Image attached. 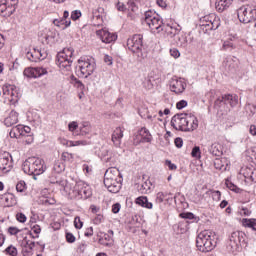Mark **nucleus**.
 I'll return each mask as SVG.
<instances>
[{
	"mask_svg": "<svg viewBox=\"0 0 256 256\" xmlns=\"http://www.w3.org/2000/svg\"><path fill=\"white\" fill-rule=\"evenodd\" d=\"M171 126L176 131H195L199 127V120L192 114H176L171 119Z\"/></svg>",
	"mask_w": 256,
	"mask_h": 256,
	"instance_id": "nucleus-1",
	"label": "nucleus"
},
{
	"mask_svg": "<svg viewBox=\"0 0 256 256\" xmlns=\"http://www.w3.org/2000/svg\"><path fill=\"white\" fill-rule=\"evenodd\" d=\"M217 236L215 233L204 230L200 232L196 238V247H198L199 251L202 253H209V251H213L215 247H217Z\"/></svg>",
	"mask_w": 256,
	"mask_h": 256,
	"instance_id": "nucleus-2",
	"label": "nucleus"
},
{
	"mask_svg": "<svg viewBox=\"0 0 256 256\" xmlns=\"http://www.w3.org/2000/svg\"><path fill=\"white\" fill-rule=\"evenodd\" d=\"M24 173L27 175H33L34 179H37V175H43L45 173V161L41 158L31 157L28 158L24 163L22 167Z\"/></svg>",
	"mask_w": 256,
	"mask_h": 256,
	"instance_id": "nucleus-3",
	"label": "nucleus"
},
{
	"mask_svg": "<svg viewBox=\"0 0 256 256\" xmlns=\"http://www.w3.org/2000/svg\"><path fill=\"white\" fill-rule=\"evenodd\" d=\"M143 24L147 25L153 33H161V31H165L163 18L153 10H148L144 13Z\"/></svg>",
	"mask_w": 256,
	"mask_h": 256,
	"instance_id": "nucleus-4",
	"label": "nucleus"
},
{
	"mask_svg": "<svg viewBox=\"0 0 256 256\" xmlns=\"http://www.w3.org/2000/svg\"><path fill=\"white\" fill-rule=\"evenodd\" d=\"M69 195L73 199H89V197L93 195V191L91 190V186L83 181H80L73 186L69 192Z\"/></svg>",
	"mask_w": 256,
	"mask_h": 256,
	"instance_id": "nucleus-5",
	"label": "nucleus"
},
{
	"mask_svg": "<svg viewBox=\"0 0 256 256\" xmlns=\"http://www.w3.org/2000/svg\"><path fill=\"white\" fill-rule=\"evenodd\" d=\"M127 48L136 55L138 59H143V36H141V34H136L131 38H128Z\"/></svg>",
	"mask_w": 256,
	"mask_h": 256,
	"instance_id": "nucleus-6",
	"label": "nucleus"
},
{
	"mask_svg": "<svg viewBox=\"0 0 256 256\" xmlns=\"http://www.w3.org/2000/svg\"><path fill=\"white\" fill-rule=\"evenodd\" d=\"M237 15L240 23H251L256 19V8L255 5H244L238 8Z\"/></svg>",
	"mask_w": 256,
	"mask_h": 256,
	"instance_id": "nucleus-7",
	"label": "nucleus"
},
{
	"mask_svg": "<svg viewBox=\"0 0 256 256\" xmlns=\"http://www.w3.org/2000/svg\"><path fill=\"white\" fill-rule=\"evenodd\" d=\"M78 67L80 69V73L82 77H89L93 75L96 69L95 59L93 58H81L78 60Z\"/></svg>",
	"mask_w": 256,
	"mask_h": 256,
	"instance_id": "nucleus-8",
	"label": "nucleus"
},
{
	"mask_svg": "<svg viewBox=\"0 0 256 256\" xmlns=\"http://www.w3.org/2000/svg\"><path fill=\"white\" fill-rule=\"evenodd\" d=\"M19 0H1L0 1V15L1 17H11L17 11Z\"/></svg>",
	"mask_w": 256,
	"mask_h": 256,
	"instance_id": "nucleus-9",
	"label": "nucleus"
},
{
	"mask_svg": "<svg viewBox=\"0 0 256 256\" xmlns=\"http://www.w3.org/2000/svg\"><path fill=\"white\" fill-rule=\"evenodd\" d=\"M99 158H101L102 161L106 163L109 167H113L115 163H117V159L115 158V155L113 152L109 151V148L107 146H102L96 151Z\"/></svg>",
	"mask_w": 256,
	"mask_h": 256,
	"instance_id": "nucleus-10",
	"label": "nucleus"
},
{
	"mask_svg": "<svg viewBox=\"0 0 256 256\" xmlns=\"http://www.w3.org/2000/svg\"><path fill=\"white\" fill-rule=\"evenodd\" d=\"M239 103V96L233 94H225L217 100H215V106L221 107V105H230L232 107H236Z\"/></svg>",
	"mask_w": 256,
	"mask_h": 256,
	"instance_id": "nucleus-11",
	"label": "nucleus"
},
{
	"mask_svg": "<svg viewBox=\"0 0 256 256\" xmlns=\"http://www.w3.org/2000/svg\"><path fill=\"white\" fill-rule=\"evenodd\" d=\"M187 89V83L183 78L173 77L170 81V90L177 95L183 93Z\"/></svg>",
	"mask_w": 256,
	"mask_h": 256,
	"instance_id": "nucleus-12",
	"label": "nucleus"
},
{
	"mask_svg": "<svg viewBox=\"0 0 256 256\" xmlns=\"http://www.w3.org/2000/svg\"><path fill=\"white\" fill-rule=\"evenodd\" d=\"M23 75L24 77H28V79H38V77L47 75V69L43 67L26 68L23 72Z\"/></svg>",
	"mask_w": 256,
	"mask_h": 256,
	"instance_id": "nucleus-13",
	"label": "nucleus"
},
{
	"mask_svg": "<svg viewBox=\"0 0 256 256\" xmlns=\"http://www.w3.org/2000/svg\"><path fill=\"white\" fill-rule=\"evenodd\" d=\"M72 63H73V59L65 57V53L57 54L56 65H58V67L62 71H69L71 69Z\"/></svg>",
	"mask_w": 256,
	"mask_h": 256,
	"instance_id": "nucleus-14",
	"label": "nucleus"
},
{
	"mask_svg": "<svg viewBox=\"0 0 256 256\" xmlns=\"http://www.w3.org/2000/svg\"><path fill=\"white\" fill-rule=\"evenodd\" d=\"M13 168V162L11 161V154L4 152L0 155V171L3 173H9Z\"/></svg>",
	"mask_w": 256,
	"mask_h": 256,
	"instance_id": "nucleus-15",
	"label": "nucleus"
},
{
	"mask_svg": "<svg viewBox=\"0 0 256 256\" xmlns=\"http://www.w3.org/2000/svg\"><path fill=\"white\" fill-rule=\"evenodd\" d=\"M97 37L101 39L102 43H113V41H117V34L109 32V30H98L96 31Z\"/></svg>",
	"mask_w": 256,
	"mask_h": 256,
	"instance_id": "nucleus-16",
	"label": "nucleus"
},
{
	"mask_svg": "<svg viewBox=\"0 0 256 256\" xmlns=\"http://www.w3.org/2000/svg\"><path fill=\"white\" fill-rule=\"evenodd\" d=\"M123 179V176H121V172L116 167L111 166L108 168L104 175V181H106L107 184L113 180H119Z\"/></svg>",
	"mask_w": 256,
	"mask_h": 256,
	"instance_id": "nucleus-17",
	"label": "nucleus"
},
{
	"mask_svg": "<svg viewBox=\"0 0 256 256\" xmlns=\"http://www.w3.org/2000/svg\"><path fill=\"white\" fill-rule=\"evenodd\" d=\"M113 235H115L113 230H108V233H105L102 238H99L98 243L104 247H113Z\"/></svg>",
	"mask_w": 256,
	"mask_h": 256,
	"instance_id": "nucleus-18",
	"label": "nucleus"
},
{
	"mask_svg": "<svg viewBox=\"0 0 256 256\" xmlns=\"http://www.w3.org/2000/svg\"><path fill=\"white\" fill-rule=\"evenodd\" d=\"M122 181L123 179L111 180L108 184L107 181H104V185L110 193H119V191H121Z\"/></svg>",
	"mask_w": 256,
	"mask_h": 256,
	"instance_id": "nucleus-19",
	"label": "nucleus"
},
{
	"mask_svg": "<svg viewBox=\"0 0 256 256\" xmlns=\"http://www.w3.org/2000/svg\"><path fill=\"white\" fill-rule=\"evenodd\" d=\"M174 43L177 47L181 49H187L189 45V40H187V35L184 32H181L174 38Z\"/></svg>",
	"mask_w": 256,
	"mask_h": 256,
	"instance_id": "nucleus-20",
	"label": "nucleus"
},
{
	"mask_svg": "<svg viewBox=\"0 0 256 256\" xmlns=\"http://www.w3.org/2000/svg\"><path fill=\"white\" fill-rule=\"evenodd\" d=\"M19 121V114L15 111H11L9 115L5 118L4 124L6 127H13V125H17Z\"/></svg>",
	"mask_w": 256,
	"mask_h": 256,
	"instance_id": "nucleus-21",
	"label": "nucleus"
},
{
	"mask_svg": "<svg viewBox=\"0 0 256 256\" xmlns=\"http://www.w3.org/2000/svg\"><path fill=\"white\" fill-rule=\"evenodd\" d=\"M244 235L243 232H233L230 236L231 247H239L241 241H243Z\"/></svg>",
	"mask_w": 256,
	"mask_h": 256,
	"instance_id": "nucleus-22",
	"label": "nucleus"
},
{
	"mask_svg": "<svg viewBox=\"0 0 256 256\" xmlns=\"http://www.w3.org/2000/svg\"><path fill=\"white\" fill-rule=\"evenodd\" d=\"M121 139H123V129L118 127L112 133V143H114L115 147H121Z\"/></svg>",
	"mask_w": 256,
	"mask_h": 256,
	"instance_id": "nucleus-23",
	"label": "nucleus"
},
{
	"mask_svg": "<svg viewBox=\"0 0 256 256\" xmlns=\"http://www.w3.org/2000/svg\"><path fill=\"white\" fill-rule=\"evenodd\" d=\"M164 31L168 37H171V39H175L180 33H181V28H176L173 26H164Z\"/></svg>",
	"mask_w": 256,
	"mask_h": 256,
	"instance_id": "nucleus-24",
	"label": "nucleus"
},
{
	"mask_svg": "<svg viewBox=\"0 0 256 256\" xmlns=\"http://www.w3.org/2000/svg\"><path fill=\"white\" fill-rule=\"evenodd\" d=\"M215 14H210L208 16H205L203 19L200 20V27L202 29H205V31H209V28L211 27V23L214 20Z\"/></svg>",
	"mask_w": 256,
	"mask_h": 256,
	"instance_id": "nucleus-25",
	"label": "nucleus"
},
{
	"mask_svg": "<svg viewBox=\"0 0 256 256\" xmlns=\"http://www.w3.org/2000/svg\"><path fill=\"white\" fill-rule=\"evenodd\" d=\"M25 136V133H23V126L22 125H17L13 127L10 131V137L12 139H19V137Z\"/></svg>",
	"mask_w": 256,
	"mask_h": 256,
	"instance_id": "nucleus-26",
	"label": "nucleus"
},
{
	"mask_svg": "<svg viewBox=\"0 0 256 256\" xmlns=\"http://www.w3.org/2000/svg\"><path fill=\"white\" fill-rule=\"evenodd\" d=\"M231 3H233V0H216V9L223 13L225 9L231 6Z\"/></svg>",
	"mask_w": 256,
	"mask_h": 256,
	"instance_id": "nucleus-27",
	"label": "nucleus"
},
{
	"mask_svg": "<svg viewBox=\"0 0 256 256\" xmlns=\"http://www.w3.org/2000/svg\"><path fill=\"white\" fill-rule=\"evenodd\" d=\"M135 203L146 209H153V203L149 202L146 196H140L136 198Z\"/></svg>",
	"mask_w": 256,
	"mask_h": 256,
	"instance_id": "nucleus-28",
	"label": "nucleus"
},
{
	"mask_svg": "<svg viewBox=\"0 0 256 256\" xmlns=\"http://www.w3.org/2000/svg\"><path fill=\"white\" fill-rule=\"evenodd\" d=\"M209 153H211V155H214V157H221V155H223V151L221 150V144L213 143L209 147Z\"/></svg>",
	"mask_w": 256,
	"mask_h": 256,
	"instance_id": "nucleus-29",
	"label": "nucleus"
},
{
	"mask_svg": "<svg viewBox=\"0 0 256 256\" xmlns=\"http://www.w3.org/2000/svg\"><path fill=\"white\" fill-rule=\"evenodd\" d=\"M80 133L78 135H81L82 137H85V135H89L91 133V123L89 122H82L79 127Z\"/></svg>",
	"mask_w": 256,
	"mask_h": 256,
	"instance_id": "nucleus-30",
	"label": "nucleus"
},
{
	"mask_svg": "<svg viewBox=\"0 0 256 256\" xmlns=\"http://www.w3.org/2000/svg\"><path fill=\"white\" fill-rule=\"evenodd\" d=\"M242 225L243 227H248L249 229H252L253 231H256V219H242Z\"/></svg>",
	"mask_w": 256,
	"mask_h": 256,
	"instance_id": "nucleus-31",
	"label": "nucleus"
},
{
	"mask_svg": "<svg viewBox=\"0 0 256 256\" xmlns=\"http://www.w3.org/2000/svg\"><path fill=\"white\" fill-rule=\"evenodd\" d=\"M140 135L142 136V140L145 143H151L152 141L151 133L147 128H141Z\"/></svg>",
	"mask_w": 256,
	"mask_h": 256,
	"instance_id": "nucleus-32",
	"label": "nucleus"
},
{
	"mask_svg": "<svg viewBox=\"0 0 256 256\" xmlns=\"http://www.w3.org/2000/svg\"><path fill=\"white\" fill-rule=\"evenodd\" d=\"M221 26V19L219 16L214 14V20H212V23L210 24V28H208V31H216V29H219Z\"/></svg>",
	"mask_w": 256,
	"mask_h": 256,
	"instance_id": "nucleus-33",
	"label": "nucleus"
},
{
	"mask_svg": "<svg viewBox=\"0 0 256 256\" xmlns=\"http://www.w3.org/2000/svg\"><path fill=\"white\" fill-rule=\"evenodd\" d=\"M151 187H153V184L151 183V180H146L144 183H142L140 191L141 193H149L151 191Z\"/></svg>",
	"mask_w": 256,
	"mask_h": 256,
	"instance_id": "nucleus-34",
	"label": "nucleus"
},
{
	"mask_svg": "<svg viewBox=\"0 0 256 256\" xmlns=\"http://www.w3.org/2000/svg\"><path fill=\"white\" fill-rule=\"evenodd\" d=\"M79 129V124L76 121L70 122L68 124V130L72 133V135L77 136L79 133L75 132Z\"/></svg>",
	"mask_w": 256,
	"mask_h": 256,
	"instance_id": "nucleus-35",
	"label": "nucleus"
},
{
	"mask_svg": "<svg viewBox=\"0 0 256 256\" xmlns=\"http://www.w3.org/2000/svg\"><path fill=\"white\" fill-rule=\"evenodd\" d=\"M54 173H63L65 171V165L60 162H56L53 167Z\"/></svg>",
	"mask_w": 256,
	"mask_h": 256,
	"instance_id": "nucleus-36",
	"label": "nucleus"
},
{
	"mask_svg": "<svg viewBox=\"0 0 256 256\" xmlns=\"http://www.w3.org/2000/svg\"><path fill=\"white\" fill-rule=\"evenodd\" d=\"M80 145L82 146L89 145V142L87 140H77V141L70 142V147H79Z\"/></svg>",
	"mask_w": 256,
	"mask_h": 256,
	"instance_id": "nucleus-37",
	"label": "nucleus"
},
{
	"mask_svg": "<svg viewBox=\"0 0 256 256\" xmlns=\"http://www.w3.org/2000/svg\"><path fill=\"white\" fill-rule=\"evenodd\" d=\"M14 89L15 86L12 85L3 86V95H5V97H9L11 95V91H13Z\"/></svg>",
	"mask_w": 256,
	"mask_h": 256,
	"instance_id": "nucleus-38",
	"label": "nucleus"
},
{
	"mask_svg": "<svg viewBox=\"0 0 256 256\" xmlns=\"http://www.w3.org/2000/svg\"><path fill=\"white\" fill-rule=\"evenodd\" d=\"M222 49L224 51H233V49H235V47L233 46V42H231V41H224V43L222 45Z\"/></svg>",
	"mask_w": 256,
	"mask_h": 256,
	"instance_id": "nucleus-39",
	"label": "nucleus"
},
{
	"mask_svg": "<svg viewBox=\"0 0 256 256\" xmlns=\"http://www.w3.org/2000/svg\"><path fill=\"white\" fill-rule=\"evenodd\" d=\"M6 253L7 255H10V256H17V248L13 245H10L6 248Z\"/></svg>",
	"mask_w": 256,
	"mask_h": 256,
	"instance_id": "nucleus-40",
	"label": "nucleus"
},
{
	"mask_svg": "<svg viewBox=\"0 0 256 256\" xmlns=\"http://www.w3.org/2000/svg\"><path fill=\"white\" fill-rule=\"evenodd\" d=\"M234 62L232 57H227L223 64L225 65V67H228V69H234L235 65H233L232 63Z\"/></svg>",
	"mask_w": 256,
	"mask_h": 256,
	"instance_id": "nucleus-41",
	"label": "nucleus"
},
{
	"mask_svg": "<svg viewBox=\"0 0 256 256\" xmlns=\"http://www.w3.org/2000/svg\"><path fill=\"white\" fill-rule=\"evenodd\" d=\"M191 155H192V157L199 159V157H201V148H199V146H195L192 149Z\"/></svg>",
	"mask_w": 256,
	"mask_h": 256,
	"instance_id": "nucleus-42",
	"label": "nucleus"
},
{
	"mask_svg": "<svg viewBox=\"0 0 256 256\" xmlns=\"http://www.w3.org/2000/svg\"><path fill=\"white\" fill-rule=\"evenodd\" d=\"M53 23L56 27H60V29H63V27H65V18L54 19Z\"/></svg>",
	"mask_w": 256,
	"mask_h": 256,
	"instance_id": "nucleus-43",
	"label": "nucleus"
},
{
	"mask_svg": "<svg viewBox=\"0 0 256 256\" xmlns=\"http://www.w3.org/2000/svg\"><path fill=\"white\" fill-rule=\"evenodd\" d=\"M226 186L230 191H234L235 193H239V187L233 184L231 181H226Z\"/></svg>",
	"mask_w": 256,
	"mask_h": 256,
	"instance_id": "nucleus-44",
	"label": "nucleus"
},
{
	"mask_svg": "<svg viewBox=\"0 0 256 256\" xmlns=\"http://www.w3.org/2000/svg\"><path fill=\"white\" fill-rule=\"evenodd\" d=\"M59 53H64V57H67L68 59H72L73 58V48H67L64 49L63 52H59Z\"/></svg>",
	"mask_w": 256,
	"mask_h": 256,
	"instance_id": "nucleus-45",
	"label": "nucleus"
},
{
	"mask_svg": "<svg viewBox=\"0 0 256 256\" xmlns=\"http://www.w3.org/2000/svg\"><path fill=\"white\" fill-rule=\"evenodd\" d=\"M16 191H18V193L25 191V181H20L16 184Z\"/></svg>",
	"mask_w": 256,
	"mask_h": 256,
	"instance_id": "nucleus-46",
	"label": "nucleus"
},
{
	"mask_svg": "<svg viewBox=\"0 0 256 256\" xmlns=\"http://www.w3.org/2000/svg\"><path fill=\"white\" fill-rule=\"evenodd\" d=\"M74 227L77 229H82L83 227V221H81V218L79 216H76L74 219Z\"/></svg>",
	"mask_w": 256,
	"mask_h": 256,
	"instance_id": "nucleus-47",
	"label": "nucleus"
},
{
	"mask_svg": "<svg viewBox=\"0 0 256 256\" xmlns=\"http://www.w3.org/2000/svg\"><path fill=\"white\" fill-rule=\"evenodd\" d=\"M166 167L169 168L170 171H177V165L171 162V160H166L165 161Z\"/></svg>",
	"mask_w": 256,
	"mask_h": 256,
	"instance_id": "nucleus-48",
	"label": "nucleus"
},
{
	"mask_svg": "<svg viewBox=\"0 0 256 256\" xmlns=\"http://www.w3.org/2000/svg\"><path fill=\"white\" fill-rule=\"evenodd\" d=\"M180 217L182 219H195V214L191 213V212H186V213H181Z\"/></svg>",
	"mask_w": 256,
	"mask_h": 256,
	"instance_id": "nucleus-49",
	"label": "nucleus"
},
{
	"mask_svg": "<svg viewBox=\"0 0 256 256\" xmlns=\"http://www.w3.org/2000/svg\"><path fill=\"white\" fill-rule=\"evenodd\" d=\"M212 198H213L214 201H221V191L214 190L212 192Z\"/></svg>",
	"mask_w": 256,
	"mask_h": 256,
	"instance_id": "nucleus-50",
	"label": "nucleus"
},
{
	"mask_svg": "<svg viewBox=\"0 0 256 256\" xmlns=\"http://www.w3.org/2000/svg\"><path fill=\"white\" fill-rule=\"evenodd\" d=\"M170 55L171 57H174V59H179V57H181V53L177 50V48L170 49Z\"/></svg>",
	"mask_w": 256,
	"mask_h": 256,
	"instance_id": "nucleus-51",
	"label": "nucleus"
},
{
	"mask_svg": "<svg viewBox=\"0 0 256 256\" xmlns=\"http://www.w3.org/2000/svg\"><path fill=\"white\" fill-rule=\"evenodd\" d=\"M75 235H73V233L71 232H67L66 233V241L67 243H75Z\"/></svg>",
	"mask_w": 256,
	"mask_h": 256,
	"instance_id": "nucleus-52",
	"label": "nucleus"
},
{
	"mask_svg": "<svg viewBox=\"0 0 256 256\" xmlns=\"http://www.w3.org/2000/svg\"><path fill=\"white\" fill-rule=\"evenodd\" d=\"M81 17V11L75 10L71 13V20L72 21H77Z\"/></svg>",
	"mask_w": 256,
	"mask_h": 256,
	"instance_id": "nucleus-53",
	"label": "nucleus"
},
{
	"mask_svg": "<svg viewBox=\"0 0 256 256\" xmlns=\"http://www.w3.org/2000/svg\"><path fill=\"white\" fill-rule=\"evenodd\" d=\"M16 219L19 221V223H25V221H27V216H25L23 213H18L16 214Z\"/></svg>",
	"mask_w": 256,
	"mask_h": 256,
	"instance_id": "nucleus-54",
	"label": "nucleus"
},
{
	"mask_svg": "<svg viewBox=\"0 0 256 256\" xmlns=\"http://www.w3.org/2000/svg\"><path fill=\"white\" fill-rule=\"evenodd\" d=\"M164 199H165V194L163 192H158L156 195V202L163 203Z\"/></svg>",
	"mask_w": 256,
	"mask_h": 256,
	"instance_id": "nucleus-55",
	"label": "nucleus"
},
{
	"mask_svg": "<svg viewBox=\"0 0 256 256\" xmlns=\"http://www.w3.org/2000/svg\"><path fill=\"white\" fill-rule=\"evenodd\" d=\"M20 232H21V230H19V228H17V227L11 226L8 228V233L11 235H17Z\"/></svg>",
	"mask_w": 256,
	"mask_h": 256,
	"instance_id": "nucleus-56",
	"label": "nucleus"
},
{
	"mask_svg": "<svg viewBox=\"0 0 256 256\" xmlns=\"http://www.w3.org/2000/svg\"><path fill=\"white\" fill-rule=\"evenodd\" d=\"M59 143L65 147H71V140H67L65 138H59Z\"/></svg>",
	"mask_w": 256,
	"mask_h": 256,
	"instance_id": "nucleus-57",
	"label": "nucleus"
},
{
	"mask_svg": "<svg viewBox=\"0 0 256 256\" xmlns=\"http://www.w3.org/2000/svg\"><path fill=\"white\" fill-rule=\"evenodd\" d=\"M116 8L118 9V11H121L122 13L127 11V6H125L123 2H118Z\"/></svg>",
	"mask_w": 256,
	"mask_h": 256,
	"instance_id": "nucleus-58",
	"label": "nucleus"
},
{
	"mask_svg": "<svg viewBox=\"0 0 256 256\" xmlns=\"http://www.w3.org/2000/svg\"><path fill=\"white\" fill-rule=\"evenodd\" d=\"M26 57L29 61H32L33 63H37V58H35V54L33 52H28L26 54Z\"/></svg>",
	"mask_w": 256,
	"mask_h": 256,
	"instance_id": "nucleus-59",
	"label": "nucleus"
},
{
	"mask_svg": "<svg viewBox=\"0 0 256 256\" xmlns=\"http://www.w3.org/2000/svg\"><path fill=\"white\" fill-rule=\"evenodd\" d=\"M185 107H187V101L185 100H181L176 104V109H185Z\"/></svg>",
	"mask_w": 256,
	"mask_h": 256,
	"instance_id": "nucleus-60",
	"label": "nucleus"
},
{
	"mask_svg": "<svg viewBox=\"0 0 256 256\" xmlns=\"http://www.w3.org/2000/svg\"><path fill=\"white\" fill-rule=\"evenodd\" d=\"M174 143H175V146L178 148V149H181V147H183V138H176L174 140Z\"/></svg>",
	"mask_w": 256,
	"mask_h": 256,
	"instance_id": "nucleus-61",
	"label": "nucleus"
},
{
	"mask_svg": "<svg viewBox=\"0 0 256 256\" xmlns=\"http://www.w3.org/2000/svg\"><path fill=\"white\" fill-rule=\"evenodd\" d=\"M43 59H47V51H45V49H40L39 60L43 61Z\"/></svg>",
	"mask_w": 256,
	"mask_h": 256,
	"instance_id": "nucleus-62",
	"label": "nucleus"
},
{
	"mask_svg": "<svg viewBox=\"0 0 256 256\" xmlns=\"http://www.w3.org/2000/svg\"><path fill=\"white\" fill-rule=\"evenodd\" d=\"M121 211V204L116 203L112 206V213H119Z\"/></svg>",
	"mask_w": 256,
	"mask_h": 256,
	"instance_id": "nucleus-63",
	"label": "nucleus"
},
{
	"mask_svg": "<svg viewBox=\"0 0 256 256\" xmlns=\"http://www.w3.org/2000/svg\"><path fill=\"white\" fill-rule=\"evenodd\" d=\"M22 255L23 256H33V250H29L27 248L22 250Z\"/></svg>",
	"mask_w": 256,
	"mask_h": 256,
	"instance_id": "nucleus-64",
	"label": "nucleus"
}]
</instances>
